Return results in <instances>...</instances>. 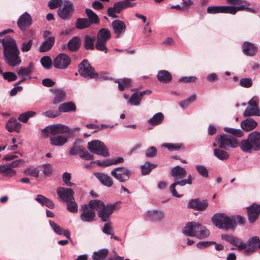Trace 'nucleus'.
<instances>
[{
	"label": "nucleus",
	"instance_id": "f257e3e1",
	"mask_svg": "<svg viewBox=\"0 0 260 260\" xmlns=\"http://www.w3.org/2000/svg\"><path fill=\"white\" fill-rule=\"evenodd\" d=\"M4 48L3 56L6 63L10 67L19 66L21 62L20 58V51L15 40L12 37H8L2 40Z\"/></svg>",
	"mask_w": 260,
	"mask_h": 260
},
{
	"label": "nucleus",
	"instance_id": "f03ea898",
	"mask_svg": "<svg viewBox=\"0 0 260 260\" xmlns=\"http://www.w3.org/2000/svg\"><path fill=\"white\" fill-rule=\"evenodd\" d=\"M240 148L245 153L260 151V133L255 131L249 133L247 139L240 142Z\"/></svg>",
	"mask_w": 260,
	"mask_h": 260
},
{
	"label": "nucleus",
	"instance_id": "7ed1b4c3",
	"mask_svg": "<svg viewBox=\"0 0 260 260\" xmlns=\"http://www.w3.org/2000/svg\"><path fill=\"white\" fill-rule=\"evenodd\" d=\"M183 234L188 237H196L203 239L209 237V231L202 224L190 221L186 224L185 226L182 230Z\"/></svg>",
	"mask_w": 260,
	"mask_h": 260
},
{
	"label": "nucleus",
	"instance_id": "20e7f679",
	"mask_svg": "<svg viewBox=\"0 0 260 260\" xmlns=\"http://www.w3.org/2000/svg\"><path fill=\"white\" fill-rule=\"evenodd\" d=\"M79 127H76L71 130L68 126L58 123L46 126L42 129V134L45 137H48L49 134L55 135L58 134L69 133L71 135L74 131H79Z\"/></svg>",
	"mask_w": 260,
	"mask_h": 260
},
{
	"label": "nucleus",
	"instance_id": "39448f33",
	"mask_svg": "<svg viewBox=\"0 0 260 260\" xmlns=\"http://www.w3.org/2000/svg\"><path fill=\"white\" fill-rule=\"evenodd\" d=\"M215 141L219 145V147L223 149H228V148H236L240 147V142L231 135L222 134L217 136Z\"/></svg>",
	"mask_w": 260,
	"mask_h": 260
},
{
	"label": "nucleus",
	"instance_id": "423d86ee",
	"mask_svg": "<svg viewBox=\"0 0 260 260\" xmlns=\"http://www.w3.org/2000/svg\"><path fill=\"white\" fill-rule=\"evenodd\" d=\"M78 72L83 77L88 79H94L99 77L94 69L90 65L89 61L83 59L78 66Z\"/></svg>",
	"mask_w": 260,
	"mask_h": 260
},
{
	"label": "nucleus",
	"instance_id": "0eeeda50",
	"mask_svg": "<svg viewBox=\"0 0 260 260\" xmlns=\"http://www.w3.org/2000/svg\"><path fill=\"white\" fill-rule=\"evenodd\" d=\"M87 148L91 153L108 157L110 155L109 150L102 141L95 140L88 142Z\"/></svg>",
	"mask_w": 260,
	"mask_h": 260
},
{
	"label": "nucleus",
	"instance_id": "6e6552de",
	"mask_svg": "<svg viewBox=\"0 0 260 260\" xmlns=\"http://www.w3.org/2000/svg\"><path fill=\"white\" fill-rule=\"evenodd\" d=\"M212 221L218 228L228 230L231 229V217L224 213H216L212 217Z\"/></svg>",
	"mask_w": 260,
	"mask_h": 260
},
{
	"label": "nucleus",
	"instance_id": "1a4fd4ad",
	"mask_svg": "<svg viewBox=\"0 0 260 260\" xmlns=\"http://www.w3.org/2000/svg\"><path fill=\"white\" fill-rule=\"evenodd\" d=\"M120 203L121 201H119L112 204L105 205L104 207L98 211V216L103 222L109 221L114 211L116 210H118L120 208V206H117V204Z\"/></svg>",
	"mask_w": 260,
	"mask_h": 260
},
{
	"label": "nucleus",
	"instance_id": "9d476101",
	"mask_svg": "<svg viewBox=\"0 0 260 260\" xmlns=\"http://www.w3.org/2000/svg\"><path fill=\"white\" fill-rule=\"evenodd\" d=\"M131 171L124 167L114 168L111 172V175L120 182H125L131 176Z\"/></svg>",
	"mask_w": 260,
	"mask_h": 260
},
{
	"label": "nucleus",
	"instance_id": "9b49d317",
	"mask_svg": "<svg viewBox=\"0 0 260 260\" xmlns=\"http://www.w3.org/2000/svg\"><path fill=\"white\" fill-rule=\"evenodd\" d=\"M221 239L236 247V249L239 251L244 250L247 247V243L242 242L240 239L232 235L223 234L221 236Z\"/></svg>",
	"mask_w": 260,
	"mask_h": 260
},
{
	"label": "nucleus",
	"instance_id": "f8f14e48",
	"mask_svg": "<svg viewBox=\"0 0 260 260\" xmlns=\"http://www.w3.org/2000/svg\"><path fill=\"white\" fill-rule=\"evenodd\" d=\"M32 23V18L30 15L25 12L21 15L17 21L18 28L22 31L25 32Z\"/></svg>",
	"mask_w": 260,
	"mask_h": 260
},
{
	"label": "nucleus",
	"instance_id": "ddd939ff",
	"mask_svg": "<svg viewBox=\"0 0 260 260\" xmlns=\"http://www.w3.org/2000/svg\"><path fill=\"white\" fill-rule=\"evenodd\" d=\"M129 4L127 2L119 1L114 4L113 6L109 7L107 10V14L109 17L113 18H118L116 14H119L123 10L128 8Z\"/></svg>",
	"mask_w": 260,
	"mask_h": 260
},
{
	"label": "nucleus",
	"instance_id": "4468645a",
	"mask_svg": "<svg viewBox=\"0 0 260 260\" xmlns=\"http://www.w3.org/2000/svg\"><path fill=\"white\" fill-rule=\"evenodd\" d=\"M186 184L191 185L192 184V176L190 174H189L187 179H181L180 181L176 180V182H174L169 187V191L171 192L172 196L177 198H181L182 197L183 194H179L177 191H176V186H183L185 185Z\"/></svg>",
	"mask_w": 260,
	"mask_h": 260
},
{
	"label": "nucleus",
	"instance_id": "2eb2a0df",
	"mask_svg": "<svg viewBox=\"0 0 260 260\" xmlns=\"http://www.w3.org/2000/svg\"><path fill=\"white\" fill-rule=\"evenodd\" d=\"M70 58L66 54L59 53L53 60L54 67L58 69H65L71 63Z\"/></svg>",
	"mask_w": 260,
	"mask_h": 260
},
{
	"label": "nucleus",
	"instance_id": "dca6fc26",
	"mask_svg": "<svg viewBox=\"0 0 260 260\" xmlns=\"http://www.w3.org/2000/svg\"><path fill=\"white\" fill-rule=\"evenodd\" d=\"M87 206L86 204L82 206L81 209L82 213L80 217L83 222H91L95 219V212L94 210H91Z\"/></svg>",
	"mask_w": 260,
	"mask_h": 260
},
{
	"label": "nucleus",
	"instance_id": "f3484780",
	"mask_svg": "<svg viewBox=\"0 0 260 260\" xmlns=\"http://www.w3.org/2000/svg\"><path fill=\"white\" fill-rule=\"evenodd\" d=\"M208 206V202L207 200H201L199 198L190 200L187 204L188 208L199 211L205 210Z\"/></svg>",
	"mask_w": 260,
	"mask_h": 260
},
{
	"label": "nucleus",
	"instance_id": "a211bd4d",
	"mask_svg": "<svg viewBox=\"0 0 260 260\" xmlns=\"http://www.w3.org/2000/svg\"><path fill=\"white\" fill-rule=\"evenodd\" d=\"M56 192L59 198L64 202H68L71 200H74V192L70 188L59 187L57 188Z\"/></svg>",
	"mask_w": 260,
	"mask_h": 260
},
{
	"label": "nucleus",
	"instance_id": "6ab92c4d",
	"mask_svg": "<svg viewBox=\"0 0 260 260\" xmlns=\"http://www.w3.org/2000/svg\"><path fill=\"white\" fill-rule=\"evenodd\" d=\"M248 220L250 223L255 222L260 214V205L253 203L247 208Z\"/></svg>",
	"mask_w": 260,
	"mask_h": 260
},
{
	"label": "nucleus",
	"instance_id": "aec40b11",
	"mask_svg": "<svg viewBox=\"0 0 260 260\" xmlns=\"http://www.w3.org/2000/svg\"><path fill=\"white\" fill-rule=\"evenodd\" d=\"M94 175L103 185L109 188L113 185V180L108 174L102 172H96L94 174Z\"/></svg>",
	"mask_w": 260,
	"mask_h": 260
},
{
	"label": "nucleus",
	"instance_id": "412c9836",
	"mask_svg": "<svg viewBox=\"0 0 260 260\" xmlns=\"http://www.w3.org/2000/svg\"><path fill=\"white\" fill-rule=\"evenodd\" d=\"M186 175V170L179 166L174 167L171 170V175L174 179V182H176V180L180 181L181 179L185 177Z\"/></svg>",
	"mask_w": 260,
	"mask_h": 260
},
{
	"label": "nucleus",
	"instance_id": "4be33fe9",
	"mask_svg": "<svg viewBox=\"0 0 260 260\" xmlns=\"http://www.w3.org/2000/svg\"><path fill=\"white\" fill-rule=\"evenodd\" d=\"M81 46V38L79 36H74L69 40L67 44V49L72 52L77 51Z\"/></svg>",
	"mask_w": 260,
	"mask_h": 260
},
{
	"label": "nucleus",
	"instance_id": "5701e85b",
	"mask_svg": "<svg viewBox=\"0 0 260 260\" xmlns=\"http://www.w3.org/2000/svg\"><path fill=\"white\" fill-rule=\"evenodd\" d=\"M112 27L114 32L118 37L125 32L126 28L124 22L118 19L115 20L112 22Z\"/></svg>",
	"mask_w": 260,
	"mask_h": 260
},
{
	"label": "nucleus",
	"instance_id": "b1692460",
	"mask_svg": "<svg viewBox=\"0 0 260 260\" xmlns=\"http://www.w3.org/2000/svg\"><path fill=\"white\" fill-rule=\"evenodd\" d=\"M231 12V6H210L207 8V12L208 14H217V13H229Z\"/></svg>",
	"mask_w": 260,
	"mask_h": 260
},
{
	"label": "nucleus",
	"instance_id": "393cba45",
	"mask_svg": "<svg viewBox=\"0 0 260 260\" xmlns=\"http://www.w3.org/2000/svg\"><path fill=\"white\" fill-rule=\"evenodd\" d=\"M21 126V124L14 117L10 118L6 125V128L9 132L15 131L17 133H19L20 130Z\"/></svg>",
	"mask_w": 260,
	"mask_h": 260
},
{
	"label": "nucleus",
	"instance_id": "a878e982",
	"mask_svg": "<svg viewBox=\"0 0 260 260\" xmlns=\"http://www.w3.org/2000/svg\"><path fill=\"white\" fill-rule=\"evenodd\" d=\"M50 91L55 95L52 101L53 104H57L63 101L66 98V92L61 88H51Z\"/></svg>",
	"mask_w": 260,
	"mask_h": 260
},
{
	"label": "nucleus",
	"instance_id": "bb28decb",
	"mask_svg": "<svg viewBox=\"0 0 260 260\" xmlns=\"http://www.w3.org/2000/svg\"><path fill=\"white\" fill-rule=\"evenodd\" d=\"M241 128L246 132L254 129L257 125L256 121L251 118H247L241 122Z\"/></svg>",
	"mask_w": 260,
	"mask_h": 260
},
{
	"label": "nucleus",
	"instance_id": "cd10ccee",
	"mask_svg": "<svg viewBox=\"0 0 260 260\" xmlns=\"http://www.w3.org/2000/svg\"><path fill=\"white\" fill-rule=\"evenodd\" d=\"M76 110V106L73 102H68L60 104L58 107V111L59 113H67L75 112Z\"/></svg>",
	"mask_w": 260,
	"mask_h": 260
},
{
	"label": "nucleus",
	"instance_id": "c85d7f7f",
	"mask_svg": "<svg viewBox=\"0 0 260 260\" xmlns=\"http://www.w3.org/2000/svg\"><path fill=\"white\" fill-rule=\"evenodd\" d=\"M158 80L162 83H169L172 80L171 74L167 70H160L157 74Z\"/></svg>",
	"mask_w": 260,
	"mask_h": 260
},
{
	"label": "nucleus",
	"instance_id": "c756f323",
	"mask_svg": "<svg viewBox=\"0 0 260 260\" xmlns=\"http://www.w3.org/2000/svg\"><path fill=\"white\" fill-rule=\"evenodd\" d=\"M72 4L64 5L62 9L57 11L58 15L62 19L66 20L69 17L70 13L73 11Z\"/></svg>",
	"mask_w": 260,
	"mask_h": 260
},
{
	"label": "nucleus",
	"instance_id": "7c9ffc66",
	"mask_svg": "<svg viewBox=\"0 0 260 260\" xmlns=\"http://www.w3.org/2000/svg\"><path fill=\"white\" fill-rule=\"evenodd\" d=\"M257 52V48L255 45L249 42H245L243 45V52L247 56H253Z\"/></svg>",
	"mask_w": 260,
	"mask_h": 260
},
{
	"label": "nucleus",
	"instance_id": "2f4dec72",
	"mask_svg": "<svg viewBox=\"0 0 260 260\" xmlns=\"http://www.w3.org/2000/svg\"><path fill=\"white\" fill-rule=\"evenodd\" d=\"M146 216L153 221H160L165 217L164 212L161 210L148 211Z\"/></svg>",
	"mask_w": 260,
	"mask_h": 260
},
{
	"label": "nucleus",
	"instance_id": "473e14b6",
	"mask_svg": "<svg viewBox=\"0 0 260 260\" xmlns=\"http://www.w3.org/2000/svg\"><path fill=\"white\" fill-rule=\"evenodd\" d=\"M35 200L42 206H45L51 209H53L55 207V205L52 201L42 194H38Z\"/></svg>",
	"mask_w": 260,
	"mask_h": 260
},
{
	"label": "nucleus",
	"instance_id": "72a5a7b5",
	"mask_svg": "<svg viewBox=\"0 0 260 260\" xmlns=\"http://www.w3.org/2000/svg\"><path fill=\"white\" fill-rule=\"evenodd\" d=\"M95 36L86 35L83 40V46L84 48L87 50H93L95 49Z\"/></svg>",
	"mask_w": 260,
	"mask_h": 260
},
{
	"label": "nucleus",
	"instance_id": "f704fd0d",
	"mask_svg": "<svg viewBox=\"0 0 260 260\" xmlns=\"http://www.w3.org/2000/svg\"><path fill=\"white\" fill-rule=\"evenodd\" d=\"M55 42V38L53 36L46 39L41 45L39 50L41 52H46L52 48Z\"/></svg>",
	"mask_w": 260,
	"mask_h": 260
},
{
	"label": "nucleus",
	"instance_id": "c9c22d12",
	"mask_svg": "<svg viewBox=\"0 0 260 260\" xmlns=\"http://www.w3.org/2000/svg\"><path fill=\"white\" fill-rule=\"evenodd\" d=\"M219 148H215L213 149L214 155L218 159L224 161L228 160L230 157V155L227 151Z\"/></svg>",
	"mask_w": 260,
	"mask_h": 260
},
{
	"label": "nucleus",
	"instance_id": "e433bc0d",
	"mask_svg": "<svg viewBox=\"0 0 260 260\" xmlns=\"http://www.w3.org/2000/svg\"><path fill=\"white\" fill-rule=\"evenodd\" d=\"M85 13L88 17V22L91 25L92 24H97L100 23V18L91 9L89 8L86 9Z\"/></svg>",
	"mask_w": 260,
	"mask_h": 260
},
{
	"label": "nucleus",
	"instance_id": "4c0bfd02",
	"mask_svg": "<svg viewBox=\"0 0 260 260\" xmlns=\"http://www.w3.org/2000/svg\"><path fill=\"white\" fill-rule=\"evenodd\" d=\"M50 141L51 145L60 146L63 145L68 142V138L61 135H57L51 137Z\"/></svg>",
	"mask_w": 260,
	"mask_h": 260
},
{
	"label": "nucleus",
	"instance_id": "58836bf2",
	"mask_svg": "<svg viewBox=\"0 0 260 260\" xmlns=\"http://www.w3.org/2000/svg\"><path fill=\"white\" fill-rule=\"evenodd\" d=\"M0 174L5 177H12L15 175L16 172L9 166L0 165Z\"/></svg>",
	"mask_w": 260,
	"mask_h": 260
},
{
	"label": "nucleus",
	"instance_id": "ea45409f",
	"mask_svg": "<svg viewBox=\"0 0 260 260\" xmlns=\"http://www.w3.org/2000/svg\"><path fill=\"white\" fill-rule=\"evenodd\" d=\"M164 119V114L161 112L156 113L153 116L148 120L149 124L158 125L161 123Z\"/></svg>",
	"mask_w": 260,
	"mask_h": 260
},
{
	"label": "nucleus",
	"instance_id": "a19ab883",
	"mask_svg": "<svg viewBox=\"0 0 260 260\" xmlns=\"http://www.w3.org/2000/svg\"><path fill=\"white\" fill-rule=\"evenodd\" d=\"M111 38V34L107 28H101L98 32L97 40L106 42Z\"/></svg>",
	"mask_w": 260,
	"mask_h": 260
},
{
	"label": "nucleus",
	"instance_id": "79ce46f5",
	"mask_svg": "<svg viewBox=\"0 0 260 260\" xmlns=\"http://www.w3.org/2000/svg\"><path fill=\"white\" fill-rule=\"evenodd\" d=\"M105 205L103 201L97 199L91 200L89 201L88 204H87L88 208L91 210H95L96 211L100 210L101 208H102Z\"/></svg>",
	"mask_w": 260,
	"mask_h": 260
},
{
	"label": "nucleus",
	"instance_id": "37998d69",
	"mask_svg": "<svg viewBox=\"0 0 260 260\" xmlns=\"http://www.w3.org/2000/svg\"><path fill=\"white\" fill-rule=\"evenodd\" d=\"M91 26L88 20L86 18H78L75 23V27L78 29H83Z\"/></svg>",
	"mask_w": 260,
	"mask_h": 260
},
{
	"label": "nucleus",
	"instance_id": "c03bdc74",
	"mask_svg": "<svg viewBox=\"0 0 260 260\" xmlns=\"http://www.w3.org/2000/svg\"><path fill=\"white\" fill-rule=\"evenodd\" d=\"M115 82L118 84V89L120 91H123L125 88L131 86V79L129 78L117 79L115 81Z\"/></svg>",
	"mask_w": 260,
	"mask_h": 260
},
{
	"label": "nucleus",
	"instance_id": "a18cd8bd",
	"mask_svg": "<svg viewBox=\"0 0 260 260\" xmlns=\"http://www.w3.org/2000/svg\"><path fill=\"white\" fill-rule=\"evenodd\" d=\"M244 10L246 12H250V13H255V11L253 8H249L247 7L246 5H243L240 6H231V12H230V14H235L238 11Z\"/></svg>",
	"mask_w": 260,
	"mask_h": 260
},
{
	"label": "nucleus",
	"instance_id": "49530a36",
	"mask_svg": "<svg viewBox=\"0 0 260 260\" xmlns=\"http://www.w3.org/2000/svg\"><path fill=\"white\" fill-rule=\"evenodd\" d=\"M231 221L232 224L231 230H234L236 226L237 222L239 224L242 225L244 223L245 219L243 217L240 215H234L231 216Z\"/></svg>",
	"mask_w": 260,
	"mask_h": 260
},
{
	"label": "nucleus",
	"instance_id": "de8ad7c7",
	"mask_svg": "<svg viewBox=\"0 0 260 260\" xmlns=\"http://www.w3.org/2000/svg\"><path fill=\"white\" fill-rule=\"evenodd\" d=\"M108 254V249H102L98 251L94 252L92 257L93 260H103L107 256Z\"/></svg>",
	"mask_w": 260,
	"mask_h": 260
},
{
	"label": "nucleus",
	"instance_id": "09e8293b",
	"mask_svg": "<svg viewBox=\"0 0 260 260\" xmlns=\"http://www.w3.org/2000/svg\"><path fill=\"white\" fill-rule=\"evenodd\" d=\"M223 130L225 132L231 134V135L237 138L242 137L244 135V132L239 128L237 129L234 128L225 127L223 128Z\"/></svg>",
	"mask_w": 260,
	"mask_h": 260
},
{
	"label": "nucleus",
	"instance_id": "8fccbe9b",
	"mask_svg": "<svg viewBox=\"0 0 260 260\" xmlns=\"http://www.w3.org/2000/svg\"><path fill=\"white\" fill-rule=\"evenodd\" d=\"M244 117L251 116H260V110L258 108L247 107L243 114Z\"/></svg>",
	"mask_w": 260,
	"mask_h": 260
},
{
	"label": "nucleus",
	"instance_id": "3c124183",
	"mask_svg": "<svg viewBox=\"0 0 260 260\" xmlns=\"http://www.w3.org/2000/svg\"><path fill=\"white\" fill-rule=\"evenodd\" d=\"M157 165L154 164H151L149 162H146L143 165L141 166V173L143 175H146L149 174L151 170L155 168Z\"/></svg>",
	"mask_w": 260,
	"mask_h": 260
},
{
	"label": "nucleus",
	"instance_id": "603ef678",
	"mask_svg": "<svg viewBox=\"0 0 260 260\" xmlns=\"http://www.w3.org/2000/svg\"><path fill=\"white\" fill-rule=\"evenodd\" d=\"M34 64L30 62L28 66L25 68H20L18 71L17 73L19 75L27 76L30 75L33 71Z\"/></svg>",
	"mask_w": 260,
	"mask_h": 260
},
{
	"label": "nucleus",
	"instance_id": "864d4df0",
	"mask_svg": "<svg viewBox=\"0 0 260 260\" xmlns=\"http://www.w3.org/2000/svg\"><path fill=\"white\" fill-rule=\"evenodd\" d=\"M36 114V112L28 111L20 114L18 117V119L23 123H26L29 118L34 117Z\"/></svg>",
	"mask_w": 260,
	"mask_h": 260
},
{
	"label": "nucleus",
	"instance_id": "5fc2aeb1",
	"mask_svg": "<svg viewBox=\"0 0 260 260\" xmlns=\"http://www.w3.org/2000/svg\"><path fill=\"white\" fill-rule=\"evenodd\" d=\"M40 62L43 67L46 70L50 69L53 64L51 57L48 56H43L40 59Z\"/></svg>",
	"mask_w": 260,
	"mask_h": 260
},
{
	"label": "nucleus",
	"instance_id": "6e6d98bb",
	"mask_svg": "<svg viewBox=\"0 0 260 260\" xmlns=\"http://www.w3.org/2000/svg\"><path fill=\"white\" fill-rule=\"evenodd\" d=\"M84 148H85L81 145L73 144V146L71 148L69 153L71 156H75L78 154L80 156L84 151Z\"/></svg>",
	"mask_w": 260,
	"mask_h": 260
},
{
	"label": "nucleus",
	"instance_id": "4d7b16f0",
	"mask_svg": "<svg viewBox=\"0 0 260 260\" xmlns=\"http://www.w3.org/2000/svg\"><path fill=\"white\" fill-rule=\"evenodd\" d=\"M247 244V245L251 246L255 250L260 248V239L257 236L252 237L249 239Z\"/></svg>",
	"mask_w": 260,
	"mask_h": 260
},
{
	"label": "nucleus",
	"instance_id": "13d9d810",
	"mask_svg": "<svg viewBox=\"0 0 260 260\" xmlns=\"http://www.w3.org/2000/svg\"><path fill=\"white\" fill-rule=\"evenodd\" d=\"M67 203V209L70 212L75 213L78 212V204L75 202L74 200H71Z\"/></svg>",
	"mask_w": 260,
	"mask_h": 260
},
{
	"label": "nucleus",
	"instance_id": "bf43d9fd",
	"mask_svg": "<svg viewBox=\"0 0 260 260\" xmlns=\"http://www.w3.org/2000/svg\"><path fill=\"white\" fill-rule=\"evenodd\" d=\"M196 169L198 173L204 178L209 177V171L207 168L201 165H197L196 166Z\"/></svg>",
	"mask_w": 260,
	"mask_h": 260
},
{
	"label": "nucleus",
	"instance_id": "052dcab7",
	"mask_svg": "<svg viewBox=\"0 0 260 260\" xmlns=\"http://www.w3.org/2000/svg\"><path fill=\"white\" fill-rule=\"evenodd\" d=\"M1 74L3 75L4 79L9 82L14 81L17 79V76L14 72H6Z\"/></svg>",
	"mask_w": 260,
	"mask_h": 260
},
{
	"label": "nucleus",
	"instance_id": "680f3d73",
	"mask_svg": "<svg viewBox=\"0 0 260 260\" xmlns=\"http://www.w3.org/2000/svg\"><path fill=\"white\" fill-rule=\"evenodd\" d=\"M141 100V96L139 93H135L132 94L128 101L132 105L138 106L140 105Z\"/></svg>",
	"mask_w": 260,
	"mask_h": 260
},
{
	"label": "nucleus",
	"instance_id": "e2e57ef3",
	"mask_svg": "<svg viewBox=\"0 0 260 260\" xmlns=\"http://www.w3.org/2000/svg\"><path fill=\"white\" fill-rule=\"evenodd\" d=\"M106 42H103L97 40L95 44V48L98 51H104L106 53L108 51V49L106 45Z\"/></svg>",
	"mask_w": 260,
	"mask_h": 260
},
{
	"label": "nucleus",
	"instance_id": "0e129e2a",
	"mask_svg": "<svg viewBox=\"0 0 260 260\" xmlns=\"http://www.w3.org/2000/svg\"><path fill=\"white\" fill-rule=\"evenodd\" d=\"M239 85L245 88H249L252 85V80L251 78H244L240 79Z\"/></svg>",
	"mask_w": 260,
	"mask_h": 260
},
{
	"label": "nucleus",
	"instance_id": "69168bd1",
	"mask_svg": "<svg viewBox=\"0 0 260 260\" xmlns=\"http://www.w3.org/2000/svg\"><path fill=\"white\" fill-rule=\"evenodd\" d=\"M71 179V174L68 172L63 173L62 175V181L65 184L69 187H71L74 185V183L70 181Z\"/></svg>",
	"mask_w": 260,
	"mask_h": 260
},
{
	"label": "nucleus",
	"instance_id": "338daca9",
	"mask_svg": "<svg viewBox=\"0 0 260 260\" xmlns=\"http://www.w3.org/2000/svg\"><path fill=\"white\" fill-rule=\"evenodd\" d=\"M49 223L56 234L59 235H62V229L60 226L51 220H49Z\"/></svg>",
	"mask_w": 260,
	"mask_h": 260
},
{
	"label": "nucleus",
	"instance_id": "774afa93",
	"mask_svg": "<svg viewBox=\"0 0 260 260\" xmlns=\"http://www.w3.org/2000/svg\"><path fill=\"white\" fill-rule=\"evenodd\" d=\"M157 149L154 146H151L146 149L145 155L147 157H154L156 155Z\"/></svg>",
	"mask_w": 260,
	"mask_h": 260
}]
</instances>
